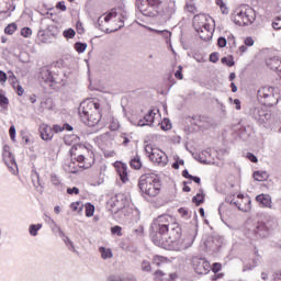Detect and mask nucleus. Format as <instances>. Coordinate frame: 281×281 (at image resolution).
<instances>
[{"label":"nucleus","mask_w":281,"mask_h":281,"mask_svg":"<svg viewBox=\"0 0 281 281\" xmlns=\"http://www.w3.org/2000/svg\"><path fill=\"white\" fill-rule=\"evenodd\" d=\"M8 104H10V101L3 93L0 92V106L2 109H8Z\"/></svg>","instance_id":"nucleus-42"},{"label":"nucleus","mask_w":281,"mask_h":281,"mask_svg":"<svg viewBox=\"0 0 281 281\" xmlns=\"http://www.w3.org/2000/svg\"><path fill=\"white\" fill-rule=\"evenodd\" d=\"M9 135H10L11 142H16V127H14V125L10 126Z\"/></svg>","instance_id":"nucleus-46"},{"label":"nucleus","mask_w":281,"mask_h":281,"mask_svg":"<svg viewBox=\"0 0 281 281\" xmlns=\"http://www.w3.org/2000/svg\"><path fill=\"white\" fill-rule=\"evenodd\" d=\"M255 181H267V171H255L252 175Z\"/></svg>","instance_id":"nucleus-30"},{"label":"nucleus","mask_w":281,"mask_h":281,"mask_svg":"<svg viewBox=\"0 0 281 281\" xmlns=\"http://www.w3.org/2000/svg\"><path fill=\"white\" fill-rule=\"evenodd\" d=\"M221 63L223 65H226V67H234L235 63H234V57L229 56V57H223L221 59Z\"/></svg>","instance_id":"nucleus-38"},{"label":"nucleus","mask_w":281,"mask_h":281,"mask_svg":"<svg viewBox=\"0 0 281 281\" xmlns=\"http://www.w3.org/2000/svg\"><path fill=\"white\" fill-rule=\"evenodd\" d=\"M175 78H177V80H183V67L179 66L178 70L175 72Z\"/></svg>","instance_id":"nucleus-47"},{"label":"nucleus","mask_w":281,"mask_h":281,"mask_svg":"<svg viewBox=\"0 0 281 281\" xmlns=\"http://www.w3.org/2000/svg\"><path fill=\"white\" fill-rule=\"evenodd\" d=\"M63 36L65 38H74V36H76V31H74V29H68V30H65L63 32Z\"/></svg>","instance_id":"nucleus-45"},{"label":"nucleus","mask_w":281,"mask_h":281,"mask_svg":"<svg viewBox=\"0 0 281 281\" xmlns=\"http://www.w3.org/2000/svg\"><path fill=\"white\" fill-rule=\"evenodd\" d=\"M71 212H75L76 214H82V210H85V204L82 201L72 202L69 205Z\"/></svg>","instance_id":"nucleus-19"},{"label":"nucleus","mask_w":281,"mask_h":281,"mask_svg":"<svg viewBox=\"0 0 281 281\" xmlns=\"http://www.w3.org/2000/svg\"><path fill=\"white\" fill-rule=\"evenodd\" d=\"M41 78L44 82H56L54 79V75H52V71L49 69H43L41 71Z\"/></svg>","instance_id":"nucleus-20"},{"label":"nucleus","mask_w":281,"mask_h":281,"mask_svg":"<svg viewBox=\"0 0 281 281\" xmlns=\"http://www.w3.org/2000/svg\"><path fill=\"white\" fill-rule=\"evenodd\" d=\"M247 159H249V161H251L252 164H258V158L256 157V155L251 154V153H247L246 155Z\"/></svg>","instance_id":"nucleus-50"},{"label":"nucleus","mask_w":281,"mask_h":281,"mask_svg":"<svg viewBox=\"0 0 281 281\" xmlns=\"http://www.w3.org/2000/svg\"><path fill=\"white\" fill-rule=\"evenodd\" d=\"M153 262L157 267H160V265H164V262H168V259L166 257L155 256L153 259Z\"/></svg>","instance_id":"nucleus-39"},{"label":"nucleus","mask_w":281,"mask_h":281,"mask_svg":"<svg viewBox=\"0 0 281 281\" xmlns=\"http://www.w3.org/2000/svg\"><path fill=\"white\" fill-rule=\"evenodd\" d=\"M233 21L239 26L251 25L256 21V11L251 7L237 9L233 13Z\"/></svg>","instance_id":"nucleus-6"},{"label":"nucleus","mask_w":281,"mask_h":281,"mask_svg":"<svg viewBox=\"0 0 281 281\" xmlns=\"http://www.w3.org/2000/svg\"><path fill=\"white\" fill-rule=\"evenodd\" d=\"M99 251L103 260H109V258H113V251L111 250V248L100 247Z\"/></svg>","instance_id":"nucleus-22"},{"label":"nucleus","mask_w":281,"mask_h":281,"mask_svg":"<svg viewBox=\"0 0 281 281\" xmlns=\"http://www.w3.org/2000/svg\"><path fill=\"white\" fill-rule=\"evenodd\" d=\"M217 45L218 47H225L227 45V40H225V37H220L217 40Z\"/></svg>","instance_id":"nucleus-58"},{"label":"nucleus","mask_w":281,"mask_h":281,"mask_svg":"<svg viewBox=\"0 0 281 281\" xmlns=\"http://www.w3.org/2000/svg\"><path fill=\"white\" fill-rule=\"evenodd\" d=\"M192 201L195 205H201L205 201V193H203V190H200V192L193 196Z\"/></svg>","instance_id":"nucleus-28"},{"label":"nucleus","mask_w":281,"mask_h":281,"mask_svg":"<svg viewBox=\"0 0 281 281\" xmlns=\"http://www.w3.org/2000/svg\"><path fill=\"white\" fill-rule=\"evenodd\" d=\"M182 177H183L184 179H189V181H194V183H198V184L201 183V178L190 175V172L188 171V169H184V170L182 171Z\"/></svg>","instance_id":"nucleus-26"},{"label":"nucleus","mask_w":281,"mask_h":281,"mask_svg":"<svg viewBox=\"0 0 281 281\" xmlns=\"http://www.w3.org/2000/svg\"><path fill=\"white\" fill-rule=\"evenodd\" d=\"M114 168L122 183H128V166L122 161H116Z\"/></svg>","instance_id":"nucleus-13"},{"label":"nucleus","mask_w":281,"mask_h":281,"mask_svg":"<svg viewBox=\"0 0 281 281\" xmlns=\"http://www.w3.org/2000/svg\"><path fill=\"white\" fill-rule=\"evenodd\" d=\"M159 117H161V114H159L158 109L149 110L143 119L137 121L138 126H150V124H155Z\"/></svg>","instance_id":"nucleus-11"},{"label":"nucleus","mask_w":281,"mask_h":281,"mask_svg":"<svg viewBox=\"0 0 281 281\" xmlns=\"http://www.w3.org/2000/svg\"><path fill=\"white\" fill-rule=\"evenodd\" d=\"M40 137L44 142H50V139H54V128L45 123L40 125Z\"/></svg>","instance_id":"nucleus-16"},{"label":"nucleus","mask_w":281,"mask_h":281,"mask_svg":"<svg viewBox=\"0 0 281 281\" xmlns=\"http://www.w3.org/2000/svg\"><path fill=\"white\" fill-rule=\"evenodd\" d=\"M214 20L206 14L195 15L193 19V27L202 41H212L214 36Z\"/></svg>","instance_id":"nucleus-4"},{"label":"nucleus","mask_w":281,"mask_h":281,"mask_svg":"<svg viewBox=\"0 0 281 281\" xmlns=\"http://www.w3.org/2000/svg\"><path fill=\"white\" fill-rule=\"evenodd\" d=\"M0 82L1 85H5V82H8V75L2 70H0Z\"/></svg>","instance_id":"nucleus-51"},{"label":"nucleus","mask_w":281,"mask_h":281,"mask_svg":"<svg viewBox=\"0 0 281 281\" xmlns=\"http://www.w3.org/2000/svg\"><path fill=\"white\" fill-rule=\"evenodd\" d=\"M192 267L199 276H205L210 273V269H212V266H210L207 260L199 257L192 258Z\"/></svg>","instance_id":"nucleus-10"},{"label":"nucleus","mask_w":281,"mask_h":281,"mask_svg":"<svg viewBox=\"0 0 281 281\" xmlns=\"http://www.w3.org/2000/svg\"><path fill=\"white\" fill-rule=\"evenodd\" d=\"M67 194H80V189H78V187L68 188Z\"/></svg>","instance_id":"nucleus-52"},{"label":"nucleus","mask_w":281,"mask_h":281,"mask_svg":"<svg viewBox=\"0 0 281 281\" xmlns=\"http://www.w3.org/2000/svg\"><path fill=\"white\" fill-rule=\"evenodd\" d=\"M20 34L21 36H23V38H32V29L25 26L21 29Z\"/></svg>","instance_id":"nucleus-37"},{"label":"nucleus","mask_w":281,"mask_h":281,"mask_svg":"<svg viewBox=\"0 0 281 281\" xmlns=\"http://www.w3.org/2000/svg\"><path fill=\"white\" fill-rule=\"evenodd\" d=\"M215 3L220 7V10H222L223 14H227L229 12L227 5L225 4V2H223V0H215Z\"/></svg>","instance_id":"nucleus-40"},{"label":"nucleus","mask_w":281,"mask_h":281,"mask_svg":"<svg viewBox=\"0 0 281 281\" xmlns=\"http://www.w3.org/2000/svg\"><path fill=\"white\" fill-rule=\"evenodd\" d=\"M77 32H78V34H83L85 33V29L82 27L81 22H77Z\"/></svg>","instance_id":"nucleus-62"},{"label":"nucleus","mask_w":281,"mask_h":281,"mask_svg":"<svg viewBox=\"0 0 281 281\" xmlns=\"http://www.w3.org/2000/svg\"><path fill=\"white\" fill-rule=\"evenodd\" d=\"M53 133H63V131H74V127L69 125L68 123L64 125L55 124L53 127Z\"/></svg>","instance_id":"nucleus-21"},{"label":"nucleus","mask_w":281,"mask_h":281,"mask_svg":"<svg viewBox=\"0 0 281 281\" xmlns=\"http://www.w3.org/2000/svg\"><path fill=\"white\" fill-rule=\"evenodd\" d=\"M151 31H154L155 32V34H160V35H164V34H166V36H170V32H168V31H159V30H151Z\"/></svg>","instance_id":"nucleus-63"},{"label":"nucleus","mask_w":281,"mask_h":281,"mask_svg":"<svg viewBox=\"0 0 281 281\" xmlns=\"http://www.w3.org/2000/svg\"><path fill=\"white\" fill-rule=\"evenodd\" d=\"M111 234H114L116 236H122V228L121 226H114L111 228Z\"/></svg>","instance_id":"nucleus-49"},{"label":"nucleus","mask_w":281,"mask_h":281,"mask_svg":"<svg viewBox=\"0 0 281 281\" xmlns=\"http://www.w3.org/2000/svg\"><path fill=\"white\" fill-rule=\"evenodd\" d=\"M85 210H86V216L88 218H91V216L95 214V206L89 202L85 204Z\"/></svg>","instance_id":"nucleus-31"},{"label":"nucleus","mask_w":281,"mask_h":281,"mask_svg":"<svg viewBox=\"0 0 281 281\" xmlns=\"http://www.w3.org/2000/svg\"><path fill=\"white\" fill-rule=\"evenodd\" d=\"M226 201L231 203V205H235L241 212H249L251 210V200L249 196H245L243 194L228 195Z\"/></svg>","instance_id":"nucleus-9"},{"label":"nucleus","mask_w":281,"mask_h":281,"mask_svg":"<svg viewBox=\"0 0 281 281\" xmlns=\"http://www.w3.org/2000/svg\"><path fill=\"white\" fill-rule=\"evenodd\" d=\"M14 90L16 91L18 95H23V93H25V90L23 89V87L20 83H18L15 86Z\"/></svg>","instance_id":"nucleus-56"},{"label":"nucleus","mask_w":281,"mask_h":281,"mask_svg":"<svg viewBox=\"0 0 281 281\" xmlns=\"http://www.w3.org/2000/svg\"><path fill=\"white\" fill-rule=\"evenodd\" d=\"M78 165L76 164V161H70L66 165V170L67 172H69L70 175H76V172H78Z\"/></svg>","instance_id":"nucleus-32"},{"label":"nucleus","mask_w":281,"mask_h":281,"mask_svg":"<svg viewBox=\"0 0 281 281\" xmlns=\"http://www.w3.org/2000/svg\"><path fill=\"white\" fill-rule=\"evenodd\" d=\"M155 280L159 281H175L177 280V273H166L161 270H156L154 272Z\"/></svg>","instance_id":"nucleus-17"},{"label":"nucleus","mask_w":281,"mask_h":281,"mask_svg":"<svg viewBox=\"0 0 281 281\" xmlns=\"http://www.w3.org/2000/svg\"><path fill=\"white\" fill-rule=\"evenodd\" d=\"M161 130L162 131H170V128H172V124H170V120L165 119L161 123H160Z\"/></svg>","instance_id":"nucleus-44"},{"label":"nucleus","mask_w":281,"mask_h":281,"mask_svg":"<svg viewBox=\"0 0 281 281\" xmlns=\"http://www.w3.org/2000/svg\"><path fill=\"white\" fill-rule=\"evenodd\" d=\"M178 212H179V214H180L181 216H183V218H189V217H190V215H189V213H188V210H187L186 207L179 209Z\"/></svg>","instance_id":"nucleus-53"},{"label":"nucleus","mask_w":281,"mask_h":281,"mask_svg":"<svg viewBox=\"0 0 281 281\" xmlns=\"http://www.w3.org/2000/svg\"><path fill=\"white\" fill-rule=\"evenodd\" d=\"M49 35L46 33H40L38 34V41L42 43H49V38H47Z\"/></svg>","instance_id":"nucleus-48"},{"label":"nucleus","mask_w":281,"mask_h":281,"mask_svg":"<svg viewBox=\"0 0 281 281\" xmlns=\"http://www.w3.org/2000/svg\"><path fill=\"white\" fill-rule=\"evenodd\" d=\"M173 159L175 162L171 165V168H173V170H179L180 166H186V161L181 159L179 156H175Z\"/></svg>","instance_id":"nucleus-34"},{"label":"nucleus","mask_w":281,"mask_h":281,"mask_svg":"<svg viewBox=\"0 0 281 281\" xmlns=\"http://www.w3.org/2000/svg\"><path fill=\"white\" fill-rule=\"evenodd\" d=\"M50 183L53 186H56L57 188L63 186V182L60 181V178H58V176H56V175L50 176Z\"/></svg>","instance_id":"nucleus-43"},{"label":"nucleus","mask_w":281,"mask_h":281,"mask_svg":"<svg viewBox=\"0 0 281 281\" xmlns=\"http://www.w3.org/2000/svg\"><path fill=\"white\" fill-rule=\"evenodd\" d=\"M145 153L148 159L156 164V166H167L168 165V155L157 147H153V145L145 146Z\"/></svg>","instance_id":"nucleus-8"},{"label":"nucleus","mask_w":281,"mask_h":281,"mask_svg":"<svg viewBox=\"0 0 281 281\" xmlns=\"http://www.w3.org/2000/svg\"><path fill=\"white\" fill-rule=\"evenodd\" d=\"M146 1H147V5H149V8H154V10H159V7L162 3L161 0H146Z\"/></svg>","instance_id":"nucleus-36"},{"label":"nucleus","mask_w":281,"mask_h":281,"mask_svg":"<svg viewBox=\"0 0 281 281\" xmlns=\"http://www.w3.org/2000/svg\"><path fill=\"white\" fill-rule=\"evenodd\" d=\"M210 61L211 63H218V53H212L210 55Z\"/></svg>","instance_id":"nucleus-60"},{"label":"nucleus","mask_w":281,"mask_h":281,"mask_svg":"<svg viewBox=\"0 0 281 281\" xmlns=\"http://www.w3.org/2000/svg\"><path fill=\"white\" fill-rule=\"evenodd\" d=\"M223 268V266L218 262L213 263V268L212 271L213 273H218V271H221V269Z\"/></svg>","instance_id":"nucleus-55"},{"label":"nucleus","mask_w":281,"mask_h":281,"mask_svg":"<svg viewBox=\"0 0 281 281\" xmlns=\"http://www.w3.org/2000/svg\"><path fill=\"white\" fill-rule=\"evenodd\" d=\"M131 168L134 170H140L142 169V159L139 156H135L131 161H130Z\"/></svg>","instance_id":"nucleus-25"},{"label":"nucleus","mask_w":281,"mask_h":281,"mask_svg":"<svg viewBox=\"0 0 281 281\" xmlns=\"http://www.w3.org/2000/svg\"><path fill=\"white\" fill-rule=\"evenodd\" d=\"M195 238H196V232L191 231L184 238V240H186L184 247H192V244L194 243Z\"/></svg>","instance_id":"nucleus-24"},{"label":"nucleus","mask_w":281,"mask_h":281,"mask_svg":"<svg viewBox=\"0 0 281 281\" xmlns=\"http://www.w3.org/2000/svg\"><path fill=\"white\" fill-rule=\"evenodd\" d=\"M77 164H79L80 168L89 170V168H91V166L95 164V151L93 150V148L85 154L80 159H78Z\"/></svg>","instance_id":"nucleus-12"},{"label":"nucleus","mask_w":281,"mask_h":281,"mask_svg":"<svg viewBox=\"0 0 281 281\" xmlns=\"http://www.w3.org/2000/svg\"><path fill=\"white\" fill-rule=\"evenodd\" d=\"M8 82L11 85L13 89H16V86L19 85V79H16L14 72H9Z\"/></svg>","instance_id":"nucleus-33"},{"label":"nucleus","mask_w":281,"mask_h":281,"mask_svg":"<svg viewBox=\"0 0 281 281\" xmlns=\"http://www.w3.org/2000/svg\"><path fill=\"white\" fill-rule=\"evenodd\" d=\"M138 188L143 196L156 199V196L161 194V179L155 173H144L138 179Z\"/></svg>","instance_id":"nucleus-2"},{"label":"nucleus","mask_w":281,"mask_h":281,"mask_svg":"<svg viewBox=\"0 0 281 281\" xmlns=\"http://www.w3.org/2000/svg\"><path fill=\"white\" fill-rule=\"evenodd\" d=\"M245 45H246L247 47L254 46V38H252V37H246V40H245Z\"/></svg>","instance_id":"nucleus-61"},{"label":"nucleus","mask_w":281,"mask_h":281,"mask_svg":"<svg viewBox=\"0 0 281 281\" xmlns=\"http://www.w3.org/2000/svg\"><path fill=\"white\" fill-rule=\"evenodd\" d=\"M2 159L8 168H14L16 166V160H14V155H12L9 145L3 146Z\"/></svg>","instance_id":"nucleus-15"},{"label":"nucleus","mask_w":281,"mask_h":281,"mask_svg":"<svg viewBox=\"0 0 281 281\" xmlns=\"http://www.w3.org/2000/svg\"><path fill=\"white\" fill-rule=\"evenodd\" d=\"M149 236L154 245L166 249L170 243H176L181 238V226L177 218L164 214L153 221Z\"/></svg>","instance_id":"nucleus-1"},{"label":"nucleus","mask_w":281,"mask_h":281,"mask_svg":"<svg viewBox=\"0 0 281 281\" xmlns=\"http://www.w3.org/2000/svg\"><path fill=\"white\" fill-rule=\"evenodd\" d=\"M16 30H19V26L16 25V23H10L4 27V34H8L9 36H12V34H14V32H16Z\"/></svg>","instance_id":"nucleus-29"},{"label":"nucleus","mask_w":281,"mask_h":281,"mask_svg":"<svg viewBox=\"0 0 281 281\" xmlns=\"http://www.w3.org/2000/svg\"><path fill=\"white\" fill-rule=\"evenodd\" d=\"M75 49H76V52H78V54H82L87 49V44L77 42L75 44Z\"/></svg>","instance_id":"nucleus-41"},{"label":"nucleus","mask_w":281,"mask_h":281,"mask_svg":"<svg viewBox=\"0 0 281 281\" xmlns=\"http://www.w3.org/2000/svg\"><path fill=\"white\" fill-rule=\"evenodd\" d=\"M142 270H143V271H150V262H148V261H143V262H142Z\"/></svg>","instance_id":"nucleus-59"},{"label":"nucleus","mask_w":281,"mask_h":281,"mask_svg":"<svg viewBox=\"0 0 281 281\" xmlns=\"http://www.w3.org/2000/svg\"><path fill=\"white\" fill-rule=\"evenodd\" d=\"M273 30H281V19H277L274 22H272Z\"/></svg>","instance_id":"nucleus-57"},{"label":"nucleus","mask_w":281,"mask_h":281,"mask_svg":"<svg viewBox=\"0 0 281 281\" xmlns=\"http://www.w3.org/2000/svg\"><path fill=\"white\" fill-rule=\"evenodd\" d=\"M79 115L87 126H98L102 120L100 103L91 100L83 101L79 106Z\"/></svg>","instance_id":"nucleus-3"},{"label":"nucleus","mask_w":281,"mask_h":281,"mask_svg":"<svg viewBox=\"0 0 281 281\" xmlns=\"http://www.w3.org/2000/svg\"><path fill=\"white\" fill-rule=\"evenodd\" d=\"M256 201H258V203H261V205H265L266 207H267V205H271V198L266 194L257 195Z\"/></svg>","instance_id":"nucleus-23"},{"label":"nucleus","mask_w":281,"mask_h":281,"mask_svg":"<svg viewBox=\"0 0 281 281\" xmlns=\"http://www.w3.org/2000/svg\"><path fill=\"white\" fill-rule=\"evenodd\" d=\"M274 281H281V272L276 273Z\"/></svg>","instance_id":"nucleus-64"},{"label":"nucleus","mask_w":281,"mask_h":281,"mask_svg":"<svg viewBox=\"0 0 281 281\" xmlns=\"http://www.w3.org/2000/svg\"><path fill=\"white\" fill-rule=\"evenodd\" d=\"M91 148L87 147L83 144H76L70 148V156L78 161L83 155H87Z\"/></svg>","instance_id":"nucleus-14"},{"label":"nucleus","mask_w":281,"mask_h":281,"mask_svg":"<svg viewBox=\"0 0 281 281\" xmlns=\"http://www.w3.org/2000/svg\"><path fill=\"white\" fill-rule=\"evenodd\" d=\"M113 139L111 133H104L95 137V144L102 150L104 157H115V149H113Z\"/></svg>","instance_id":"nucleus-7"},{"label":"nucleus","mask_w":281,"mask_h":281,"mask_svg":"<svg viewBox=\"0 0 281 281\" xmlns=\"http://www.w3.org/2000/svg\"><path fill=\"white\" fill-rule=\"evenodd\" d=\"M57 10H60L61 12L67 11V5H65V1H60L56 4Z\"/></svg>","instance_id":"nucleus-54"},{"label":"nucleus","mask_w":281,"mask_h":281,"mask_svg":"<svg viewBox=\"0 0 281 281\" xmlns=\"http://www.w3.org/2000/svg\"><path fill=\"white\" fill-rule=\"evenodd\" d=\"M244 236H246L248 240H262L269 237V227L262 222L254 225L248 221L245 223Z\"/></svg>","instance_id":"nucleus-5"},{"label":"nucleus","mask_w":281,"mask_h":281,"mask_svg":"<svg viewBox=\"0 0 281 281\" xmlns=\"http://www.w3.org/2000/svg\"><path fill=\"white\" fill-rule=\"evenodd\" d=\"M43 224H33L30 226L29 232L31 236H38V231L42 229Z\"/></svg>","instance_id":"nucleus-35"},{"label":"nucleus","mask_w":281,"mask_h":281,"mask_svg":"<svg viewBox=\"0 0 281 281\" xmlns=\"http://www.w3.org/2000/svg\"><path fill=\"white\" fill-rule=\"evenodd\" d=\"M258 98H269V95H271V88L270 87H262L258 90L257 93Z\"/></svg>","instance_id":"nucleus-27"},{"label":"nucleus","mask_w":281,"mask_h":281,"mask_svg":"<svg viewBox=\"0 0 281 281\" xmlns=\"http://www.w3.org/2000/svg\"><path fill=\"white\" fill-rule=\"evenodd\" d=\"M117 16V11H115L114 9L111 10V12H109L108 14L105 15H101L99 19H98V25L99 27H102V23L103 21L105 23H109V21H111V19H115ZM103 19V21H102Z\"/></svg>","instance_id":"nucleus-18"}]
</instances>
